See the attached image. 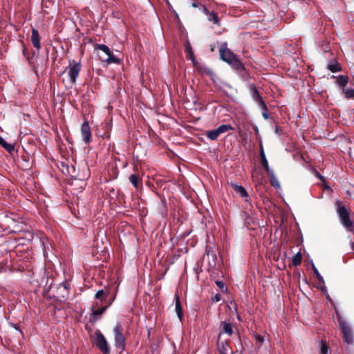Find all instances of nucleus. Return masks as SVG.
<instances>
[{"label":"nucleus","mask_w":354,"mask_h":354,"mask_svg":"<svg viewBox=\"0 0 354 354\" xmlns=\"http://www.w3.org/2000/svg\"><path fill=\"white\" fill-rule=\"evenodd\" d=\"M335 205L337 207L336 212L339 216L341 224L348 232H353V222L351 219L350 211L341 201H336Z\"/></svg>","instance_id":"f257e3e1"},{"label":"nucleus","mask_w":354,"mask_h":354,"mask_svg":"<svg viewBox=\"0 0 354 354\" xmlns=\"http://www.w3.org/2000/svg\"><path fill=\"white\" fill-rule=\"evenodd\" d=\"M205 255L209 257L210 255L212 258L213 263L212 264L209 263V265L211 267H214L216 266V255L214 252H209L207 249V247H206L205 250V254L203 256V258H205Z\"/></svg>","instance_id":"bb28decb"},{"label":"nucleus","mask_w":354,"mask_h":354,"mask_svg":"<svg viewBox=\"0 0 354 354\" xmlns=\"http://www.w3.org/2000/svg\"><path fill=\"white\" fill-rule=\"evenodd\" d=\"M280 128L278 126L275 127V132L279 133Z\"/></svg>","instance_id":"79ce46f5"},{"label":"nucleus","mask_w":354,"mask_h":354,"mask_svg":"<svg viewBox=\"0 0 354 354\" xmlns=\"http://www.w3.org/2000/svg\"><path fill=\"white\" fill-rule=\"evenodd\" d=\"M312 269H313V272H314L315 275L316 276V278L317 279V280L320 283H324V278L320 274V273L319 272L318 270L317 269V268L315 267V266L314 265L313 263H312Z\"/></svg>","instance_id":"cd10ccee"},{"label":"nucleus","mask_w":354,"mask_h":354,"mask_svg":"<svg viewBox=\"0 0 354 354\" xmlns=\"http://www.w3.org/2000/svg\"><path fill=\"white\" fill-rule=\"evenodd\" d=\"M332 78L336 79V84L342 88V93L346 99L354 100V88H346L349 82L348 76L344 75H332Z\"/></svg>","instance_id":"20e7f679"},{"label":"nucleus","mask_w":354,"mask_h":354,"mask_svg":"<svg viewBox=\"0 0 354 354\" xmlns=\"http://www.w3.org/2000/svg\"><path fill=\"white\" fill-rule=\"evenodd\" d=\"M302 261V254L300 252H298L292 257V264L295 266H299Z\"/></svg>","instance_id":"393cba45"},{"label":"nucleus","mask_w":354,"mask_h":354,"mask_svg":"<svg viewBox=\"0 0 354 354\" xmlns=\"http://www.w3.org/2000/svg\"><path fill=\"white\" fill-rule=\"evenodd\" d=\"M215 283L221 289L222 292H227V288L225 284L221 281H216Z\"/></svg>","instance_id":"7c9ffc66"},{"label":"nucleus","mask_w":354,"mask_h":354,"mask_svg":"<svg viewBox=\"0 0 354 354\" xmlns=\"http://www.w3.org/2000/svg\"><path fill=\"white\" fill-rule=\"evenodd\" d=\"M227 63L233 69L239 71H245V67L243 62L239 59L237 55H234V57L227 59L225 62Z\"/></svg>","instance_id":"9d476101"},{"label":"nucleus","mask_w":354,"mask_h":354,"mask_svg":"<svg viewBox=\"0 0 354 354\" xmlns=\"http://www.w3.org/2000/svg\"><path fill=\"white\" fill-rule=\"evenodd\" d=\"M261 161L262 166L263 167L265 170L268 174H270V167H269V165H268V162L267 158H266L261 159Z\"/></svg>","instance_id":"72a5a7b5"},{"label":"nucleus","mask_w":354,"mask_h":354,"mask_svg":"<svg viewBox=\"0 0 354 354\" xmlns=\"http://www.w3.org/2000/svg\"><path fill=\"white\" fill-rule=\"evenodd\" d=\"M0 145L3 147L8 152L12 153L14 151L15 147L13 145L8 143L1 136H0Z\"/></svg>","instance_id":"412c9836"},{"label":"nucleus","mask_w":354,"mask_h":354,"mask_svg":"<svg viewBox=\"0 0 354 354\" xmlns=\"http://www.w3.org/2000/svg\"><path fill=\"white\" fill-rule=\"evenodd\" d=\"M58 290H60V292L62 293V297L63 299H64L66 297L64 293L67 294V292H68L66 286L65 285L60 284L59 287H58Z\"/></svg>","instance_id":"473e14b6"},{"label":"nucleus","mask_w":354,"mask_h":354,"mask_svg":"<svg viewBox=\"0 0 354 354\" xmlns=\"http://www.w3.org/2000/svg\"><path fill=\"white\" fill-rule=\"evenodd\" d=\"M262 115H263V118H264L265 120H268V119L269 118V115H268V113H267V111H263V112H262Z\"/></svg>","instance_id":"a19ab883"},{"label":"nucleus","mask_w":354,"mask_h":354,"mask_svg":"<svg viewBox=\"0 0 354 354\" xmlns=\"http://www.w3.org/2000/svg\"><path fill=\"white\" fill-rule=\"evenodd\" d=\"M329 347L326 342H322L320 348L321 354H327Z\"/></svg>","instance_id":"2f4dec72"},{"label":"nucleus","mask_w":354,"mask_h":354,"mask_svg":"<svg viewBox=\"0 0 354 354\" xmlns=\"http://www.w3.org/2000/svg\"><path fill=\"white\" fill-rule=\"evenodd\" d=\"M258 105L261 107V109L263 110V111H268V106H267L266 104L265 103L264 100H263L261 102H260Z\"/></svg>","instance_id":"e433bc0d"},{"label":"nucleus","mask_w":354,"mask_h":354,"mask_svg":"<svg viewBox=\"0 0 354 354\" xmlns=\"http://www.w3.org/2000/svg\"><path fill=\"white\" fill-rule=\"evenodd\" d=\"M31 33V42L34 47L39 50L41 48L40 36L39 32L37 29L32 28Z\"/></svg>","instance_id":"2eb2a0df"},{"label":"nucleus","mask_w":354,"mask_h":354,"mask_svg":"<svg viewBox=\"0 0 354 354\" xmlns=\"http://www.w3.org/2000/svg\"><path fill=\"white\" fill-rule=\"evenodd\" d=\"M81 133L83 140L86 143H90L91 140V128L88 121H84L81 127Z\"/></svg>","instance_id":"9b49d317"},{"label":"nucleus","mask_w":354,"mask_h":354,"mask_svg":"<svg viewBox=\"0 0 354 354\" xmlns=\"http://www.w3.org/2000/svg\"><path fill=\"white\" fill-rule=\"evenodd\" d=\"M212 302H218L221 300V295L219 293L216 294L214 297L211 299Z\"/></svg>","instance_id":"c9c22d12"},{"label":"nucleus","mask_w":354,"mask_h":354,"mask_svg":"<svg viewBox=\"0 0 354 354\" xmlns=\"http://www.w3.org/2000/svg\"><path fill=\"white\" fill-rule=\"evenodd\" d=\"M336 315L339 326L343 335V340L347 344H352L353 343V336L351 327L337 310H336Z\"/></svg>","instance_id":"7ed1b4c3"},{"label":"nucleus","mask_w":354,"mask_h":354,"mask_svg":"<svg viewBox=\"0 0 354 354\" xmlns=\"http://www.w3.org/2000/svg\"><path fill=\"white\" fill-rule=\"evenodd\" d=\"M217 345H218V350L219 354H232L233 353L232 349L227 341L221 342L219 341H218Z\"/></svg>","instance_id":"ddd939ff"},{"label":"nucleus","mask_w":354,"mask_h":354,"mask_svg":"<svg viewBox=\"0 0 354 354\" xmlns=\"http://www.w3.org/2000/svg\"><path fill=\"white\" fill-rule=\"evenodd\" d=\"M207 17L209 21H212L214 24L220 26V19L217 15V13L214 12H209L207 14Z\"/></svg>","instance_id":"4be33fe9"},{"label":"nucleus","mask_w":354,"mask_h":354,"mask_svg":"<svg viewBox=\"0 0 354 354\" xmlns=\"http://www.w3.org/2000/svg\"><path fill=\"white\" fill-rule=\"evenodd\" d=\"M115 346L118 348L122 351L124 350L126 346V338L123 335V328L120 323H117L113 328Z\"/></svg>","instance_id":"39448f33"},{"label":"nucleus","mask_w":354,"mask_h":354,"mask_svg":"<svg viewBox=\"0 0 354 354\" xmlns=\"http://www.w3.org/2000/svg\"><path fill=\"white\" fill-rule=\"evenodd\" d=\"M315 176L319 178L323 182H325V178L323 176L321 175V174L319 172H318L317 171H315Z\"/></svg>","instance_id":"ea45409f"},{"label":"nucleus","mask_w":354,"mask_h":354,"mask_svg":"<svg viewBox=\"0 0 354 354\" xmlns=\"http://www.w3.org/2000/svg\"><path fill=\"white\" fill-rule=\"evenodd\" d=\"M116 293V290L114 288L104 287L103 289L96 292L95 298L99 300L101 304L110 306L115 299Z\"/></svg>","instance_id":"f03ea898"},{"label":"nucleus","mask_w":354,"mask_h":354,"mask_svg":"<svg viewBox=\"0 0 354 354\" xmlns=\"http://www.w3.org/2000/svg\"><path fill=\"white\" fill-rule=\"evenodd\" d=\"M231 187H232L234 191L237 194H239V196L241 198H242L246 203H248L245 207L246 209H248V206L250 207V208L252 207L250 203V198L246 189L242 185H237L235 183H232Z\"/></svg>","instance_id":"6e6552de"},{"label":"nucleus","mask_w":354,"mask_h":354,"mask_svg":"<svg viewBox=\"0 0 354 354\" xmlns=\"http://www.w3.org/2000/svg\"><path fill=\"white\" fill-rule=\"evenodd\" d=\"M219 55L221 59L225 62L227 59L234 57L236 54L227 48V42H224L220 46Z\"/></svg>","instance_id":"1a4fd4ad"},{"label":"nucleus","mask_w":354,"mask_h":354,"mask_svg":"<svg viewBox=\"0 0 354 354\" xmlns=\"http://www.w3.org/2000/svg\"><path fill=\"white\" fill-rule=\"evenodd\" d=\"M205 73L206 74H209L211 73V71L209 69H207V71L205 70Z\"/></svg>","instance_id":"c03bdc74"},{"label":"nucleus","mask_w":354,"mask_h":354,"mask_svg":"<svg viewBox=\"0 0 354 354\" xmlns=\"http://www.w3.org/2000/svg\"><path fill=\"white\" fill-rule=\"evenodd\" d=\"M327 68L332 73L339 72L342 71V70L341 65L337 61H333L328 64L327 66Z\"/></svg>","instance_id":"aec40b11"},{"label":"nucleus","mask_w":354,"mask_h":354,"mask_svg":"<svg viewBox=\"0 0 354 354\" xmlns=\"http://www.w3.org/2000/svg\"><path fill=\"white\" fill-rule=\"evenodd\" d=\"M221 326L223 328V332L229 336L233 334V326L232 324L223 321L221 322Z\"/></svg>","instance_id":"a211bd4d"},{"label":"nucleus","mask_w":354,"mask_h":354,"mask_svg":"<svg viewBox=\"0 0 354 354\" xmlns=\"http://www.w3.org/2000/svg\"><path fill=\"white\" fill-rule=\"evenodd\" d=\"M129 181L131 183L133 186L136 189H138L140 186H142V180L139 177V176L135 174H131L129 176Z\"/></svg>","instance_id":"6ab92c4d"},{"label":"nucleus","mask_w":354,"mask_h":354,"mask_svg":"<svg viewBox=\"0 0 354 354\" xmlns=\"http://www.w3.org/2000/svg\"><path fill=\"white\" fill-rule=\"evenodd\" d=\"M66 70H68V75L71 82L73 84H75L81 71V64L75 60H70L69 65Z\"/></svg>","instance_id":"423d86ee"},{"label":"nucleus","mask_w":354,"mask_h":354,"mask_svg":"<svg viewBox=\"0 0 354 354\" xmlns=\"http://www.w3.org/2000/svg\"><path fill=\"white\" fill-rule=\"evenodd\" d=\"M175 300V311L177 314V316L180 322L183 321V310L181 305L180 297L178 294H175L174 296Z\"/></svg>","instance_id":"4468645a"},{"label":"nucleus","mask_w":354,"mask_h":354,"mask_svg":"<svg viewBox=\"0 0 354 354\" xmlns=\"http://www.w3.org/2000/svg\"><path fill=\"white\" fill-rule=\"evenodd\" d=\"M192 6H193L194 8H197V7H198V3H197L196 2H193V3H192Z\"/></svg>","instance_id":"37998d69"},{"label":"nucleus","mask_w":354,"mask_h":354,"mask_svg":"<svg viewBox=\"0 0 354 354\" xmlns=\"http://www.w3.org/2000/svg\"><path fill=\"white\" fill-rule=\"evenodd\" d=\"M33 68H34L35 72H37V71H36L37 66H33Z\"/></svg>","instance_id":"a18cd8bd"},{"label":"nucleus","mask_w":354,"mask_h":354,"mask_svg":"<svg viewBox=\"0 0 354 354\" xmlns=\"http://www.w3.org/2000/svg\"><path fill=\"white\" fill-rule=\"evenodd\" d=\"M216 129L221 135V133H225L230 130H233V127L230 124H222L216 128Z\"/></svg>","instance_id":"a878e982"},{"label":"nucleus","mask_w":354,"mask_h":354,"mask_svg":"<svg viewBox=\"0 0 354 354\" xmlns=\"http://www.w3.org/2000/svg\"><path fill=\"white\" fill-rule=\"evenodd\" d=\"M33 237H34V234L32 232H29V231L26 232L24 239H26V240L30 241L33 239Z\"/></svg>","instance_id":"f704fd0d"},{"label":"nucleus","mask_w":354,"mask_h":354,"mask_svg":"<svg viewBox=\"0 0 354 354\" xmlns=\"http://www.w3.org/2000/svg\"><path fill=\"white\" fill-rule=\"evenodd\" d=\"M250 95H251L252 100L257 104H259L260 102H261L263 100L262 97L261 96L257 86L254 84L250 85Z\"/></svg>","instance_id":"dca6fc26"},{"label":"nucleus","mask_w":354,"mask_h":354,"mask_svg":"<svg viewBox=\"0 0 354 354\" xmlns=\"http://www.w3.org/2000/svg\"><path fill=\"white\" fill-rule=\"evenodd\" d=\"M95 345L97 347L104 353V354H109L110 353V348L108 345L107 341L103 334L101 333L100 330H97L95 331Z\"/></svg>","instance_id":"0eeeda50"},{"label":"nucleus","mask_w":354,"mask_h":354,"mask_svg":"<svg viewBox=\"0 0 354 354\" xmlns=\"http://www.w3.org/2000/svg\"><path fill=\"white\" fill-rule=\"evenodd\" d=\"M109 307V306L104 305L103 307L97 309H94V308H92V313L90 318V322H92V324H94L95 322H97L99 319V316L103 314Z\"/></svg>","instance_id":"f8f14e48"},{"label":"nucleus","mask_w":354,"mask_h":354,"mask_svg":"<svg viewBox=\"0 0 354 354\" xmlns=\"http://www.w3.org/2000/svg\"><path fill=\"white\" fill-rule=\"evenodd\" d=\"M106 61L108 63H115V64H119L120 63V59L118 58L116 56H115L112 53L108 55L107 59Z\"/></svg>","instance_id":"c85d7f7f"},{"label":"nucleus","mask_w":354,"mask_h":354,"mask_svg":"<svg viewBox=\"0 0 354 354\" xmlns=\"http://www.w3.org/2000/svg\"><path fill=\"white\" fill-rule=\"evenodd\" d=\"M23 54L26 57V59L28 60L29 63L30 64H32V62H30V57L28 55V50L26 48V47H24V48H23Z\"/></svg>","instance_id":"4c0bfd02"},{"label":"nucleus","mask_w":354,"mask_h":354,"mask_svg":"<svg viewBox=\"0 0 354 354\" xmlns=\"http://www.w3.org/2000/svg\"><path fill=\"white\" fill-rule=\"evenodd\" d=\"M260 158L261 159L266 158L262 144H260Z\"/></svg>","instance_id":"58836bf2"},{"label":"nucleus","mask_w":354,"mask_h":354,"mask_svg":"<svg viewBox=\"0 0 354 354\" xmlns=\"http://www.w3.org/2000/svg\"><path fill=\"white\" fill-rule=\"evenodd\" d=\"M254 337L256 341V344H257L258 347L260 348L264 342V337L259 334H255Z\"/></svg>","instance_id":"c756f323"},{"label":"nucleus","mask_w":354,"mask_h":354,"mask_svg":"<svg viewBox=\"0 0 354 354\" xmlns=\"http://www.w3.org/2000/svg\"><path fill=\"white\" fill-rule=\"evenodd\" d=\"M220 134L216 129L207 131L206 136L211 140H216Z\"/></svg>","instance_id":"5701e85b"},{"label":"nucleus","mask_w":354,"mask_h":354,"mask_svg":"<svg viewBox=\"0 0 354 354\" xmlns=\"http://www.w3.org/2000/svg\"><path fill=\"white\" fill-rule=\"evenodd\" d=\"M94 47L95 50L98 49L103 51L107 56L112 53L109 48L105 44H96Z\"/></svg>","instance_id":"b1692460"},{"label":"nucleus","mask_w":354,"mask_h":354,"mask_svg":"<svg viewBox=\"0 0 354 354\" xmlns=\"http://www.w3.org/2000/svg\"><path fill=\"white\" fill-rule=\"evenodd\" d=\"M185 53L187 54V58L192 60L193 64L195 66L196 63V60L194 56V53L192 49V47L191 46V44L189 41L185 45Z\"/></svg>","instance_id":"f3484780"}]
</instances>
